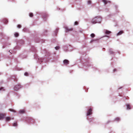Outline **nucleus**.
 I'll return each mask as SVG.
<instances>
[{
    "instance_id": "c85d7f7f",
    "label": "nucleus",
    "mask_w": 133,
    "mask_h": 133,
    "mask_svg": "<svg viewBox=\"0 0 133 133\" xmlns=\"http://www.w3.org/2000/svg\"><path fill=\"white\" fill-rule=\"evenodd\" d=\"M116 69H114V72H115V71H116Z\"/></svg>"
},
{
    "instance_id": "f257e3e1",
    "label": "nucleus",
    "mask_w": 133,
    "mask_h": 133,
    "mask_svg": "<svg viewBox=\"0 0 133 133\" xmlns=\"http://www.w3.org/2000/svg\"><path fill=\"white\" fill-rule=\"evenodd\" d=\"M102 20L101 18L99 16H97L93 18L92 21L91 22L93 24L96 23H100Z\"/></svg>"
},
{
    "instance_id": "412c9836",
    "label": "nucleus",
    "mask_w": 133,
    "mask_h": 133,
    "mask_svg": "<svg viewBox=\"0 0 133 133\" xmlns=\"http://www.w3.org/2000/svg\"><path fill=\"white\" fill-rule=\"evenodd\" d=\"M91 2L90 1H88V4H90L91 3Z\"/></svg>"
},
{
    "instance_id": "ddd939ff",
    "label": "nucleus",
    "mask_w": 133,
    "mask_h": 133,
    "mask_svg": "<svg viewBox=\"0 0 133 133\" xmlns=\"http://www.w3.org/2000/svg\"><path fill=\"white\" fill-rule=\"evenodd\" d=\"M109 51L111 54H112L113 53V52L111 49H110L109 50Z\"/></svg>"
},
{
    "instance_id": "6ab92c4d",
    "label": "nucleus",
    "mask_w": 133,
    "mask_h": 133,
    "mask_svg": "<svg viewBox=\"0 0 133 133\" xmlns=\"http://www.w3.org/2000/svg\"><path fill=\"white\" fill-rule=\"evenodd\" d=\"M29 16L30 17H32L33 16V14L32 13H30L29 14Z\"/></svg>"
},
{
    "instance_id": "f8f14e48",
    "label": "nucleus",
    "mask_w": 133,
    "mask_h": 133,
    "mask_svg": "<svg viewBox=\"0 0 133 133\" xmlns=\"http://www.w3.org/2000/svg\"><path fill=\"white\" fill-rule=\"evenodd\" d=\"M17 122L14 123L13 124V126L17 127Z\"/></svg>"
},
{
    "instance_id": "5701e85b",
    "label": "nucleus",
    "mask_w": 133,
    "mask_h": 133,
    "mask_svg": "<svg viewBox=\"0 0 133 133\" xmlns=\"http://www.w3.org/2000/svg\"><path fill=\"white\" fill-rule=\"evenodd\" d=\"M24 75L26 76H28V73H27L26 72H25L24 73Z\"/></svg>"
},
{
    "instance_id": "4468645a",
    "label": "nucleus",
    "mask_w": 133,
    "mask_h": 133,
    "mask_svg": "<svg viewBox=\"0 0 133 133\" xmlns=\"http://www.w3.org/2000/svg\"><path fill=\"white\" fill-rule=\"evenodd\" d=\"M9 110H10V111H12V112H16V111L15 110H13V109H9Z\"/></svg>"
},
{
    "instance_id": "cd10ccee",
    "label": "nucleus",
    "mask_w": 133,
    "mask_h": 133,
    "mask_svg": "<svg viewBox=\"0 0 133 133\" xmlns=\"http://www.w3.org/2000/svg\"><path fill=\"white\" fill-rule=\"evenodd\" d=\"M9 52H10L11 54H12L11 52H12V51L11 50H9Z\"/></svg>"
},
{
    "instance_id": "1a4fd4ad",
    "label": "nucleus",
    "mask_w": 133,
    "mask_h": 133,
    "mask_svg": "<svg viewBox=\"0 0 133 133\" xmlns=\"http://www.w3.org/2000/svg\"><path fill=\"white\" fill-rule=\"evenodd\" d=\"M102 1L105 4H107L108 2H109V1L107 0H102Z\"/></svg>"
},
{
    "instance_id": "39448f33",
    "label": "nucleus",
    "mask_w": 133,
    "mask_h": 133,
    "mask_svg": "<svg viewBox=\"0 0 133 133\" xmlns=\"http://www.w3.org/2000/svg\"><path fill=\"white\" fill-rule=\"evenodd\" d=\"M63 62L64 64L66 65H68L69 64V61L67 59H65L63 61Z\"/></svg>"
},
{
    "instance_id": "473e14b6",
    "label": "nucleus",
    "mask_w": 133,
    "mask_h": 133,
    "mask_svg": "<svg viewBox=\"0 0 133 133\" xmlns=\"http://www.w3.org/2000/svg\"><path fill=\"white\" fill-rule=\"evenodd\" d=\"M105 36V37H108V36Z\"/></svg>"
},
{
    "instance_id": "bb28decb",
    "label": "nucleus",
    "mask_w": 133,
    "mask_h": 133,
    "mask_svg": "<svg viewBox=\"0 0 133 133\" xmlns=\"http://www.w3.org/2000/svg\"><path fill=\"white\" fill-rule=\"evenodd\" d=\"M3 89V90H4V88L3 87H1L0 88V90H2Z\"/></svg>"
},
{
    "instance_id": "20e7f679",
    "label": "nucleus",
    "mask_w": 133,
    "mask_h": 133,
    "mask_svg": "<svg viewBox=\"0 0 133 133\" xmlns=\"http://www.w3.org/2000/svg\"><path fill=\"white\" fill-rule=\"evenodd\" d=\"M6 115V114H0V118H4V117Z\"/></svg>"
},
{
    "instance_id": "b1692460",
    "label": "nucleus",
    "mask_w": 133,
    "mask_h": 133,
    "mask_svg": "<svg viewBox=\"0 0 133 133\" xmlns=\"http://www.w3.org/2000/svg\"><path fill=\"white\" fill-rule=\"evenodd\" d=\"M58 29H56L55 31V32L56 33H57L58 31Z\"/></svg>"
},
{
    "instance_id": "7c9ffc66",
    "label": "nucleus",
    "mask_w": 133,
    "mask_h": 133,
    "mask_svg": "<svg viewBox=\"0 0 133 133\" xmlns=\"http://www.w3.org/2000/svg\"><path fill=\"white\" fill-rule=\"evenodd\" d=\"M30 120H31V121L32 120H33V119H32L31 118H30Z\"/></svg>"
},
{
    "instance_id": "c756f323",
    "label": "nucleus",
    "mask_w": 133,
    "mask_h": 133,
    "mask_svg": "<svg viewBox=\"0 0 133 133\" xmlns=\"http://www.w3.org/2000/svg\"><path fill=\"white\" fill-rule=\"evenodd\" d=\"M93 41H94V40H91V41L90 42H91H91H92Z\"/></svg>"
},
{
    "instance_id": "a878e982",
    "label": "nucleus",
    "mask_w": 133,
    "mask_h": 133,
    "mask_svg": "<svg viewBox=\"0 0 133 133\" xmlns=\"http://www.w3.org/2000/svg\"><path fill=\"white\" fill-rule=\"evenodd\" d=\"M78 24V22L77 21H76L75 23V25H77Z\"/></svg>"
},
{
    "instance_id": "7ed1b4c3",
    "label": "nucleus",
    "mask_w": 133,
    "mask_h": 133,
    "mask_svg": "<svg viewBox=\"0 0 133 133\" xmlns=\"http://www.w3.org/2000/svg\"><path fill=\"white\" fill-rule=\"evenodd\" d=\"M92 110L90 108V109L88 111L87 113V115H90L92 114Z\"/></svg>"
},
{
    "instance_id": "9b49d317",
    "label": "nucleus",
    "mask_w": 133,
    "mask_h": 133,
    "mask_svg": "<svg viewBox=\"0 0 133 133\" xmlns=\"http://www.w3.org/2000/svg\"><path fill=\"white\" fill-rule=\"evenodd\" d=\"M127 109H131L130 106L129 104H127Z\"/></svg>"
},
{
    "instance_id": "423d86ee",
    "label": "nucleus",
    "mask_w": 133,
    "mask_h": 133,
    "mask_svg": "<svg viewBox=\"0 0 133 133\" xmlns=\"http://www.w3.org/2000/svg\"><path fill=\"white\" fill-rule=\"evenodd\" d=\"M65 29L66 30V31L68 32L69 31H70L73 30V29L72 28H69L67 27H66L65 28Z\"/></svg>"
},
{
    "instance_id": "aec40b11",
    "label": "nucleus",
    "mask_w": 133,
    "mask_h": 133,
    "mask_svg": "<svg viewBox=\"0 0 133 133\" xmlns=\"http://www.w3.org/2000/svg\"><path fill=\"white\" fill-rule=\"evenodd\" d=\"M55 48L56 50H58L59 48V47L58 46H56Z\"/></svg>"
},
{
    "instance_id": "dca6fc26",
    "label": "nucleus",
    "mask_w": 133,
    "mask_h": 133,
    "mask_svg": "<svg viewBox=\"0 0 133 133\" xmlns=\"http://www.w3.org/2000/svg\"><path fill=\"white\" fill-rule=\"evenodd\" d=\"M90 36H91L92 37V38H93L95 36V34H93V33H92L91 35H90Z\"/></svg>"
},
{
    "instance_id": "393cba45",
    "label": "nucleus",
    "mask_w": 133,
    "mask_h": 133,
    "mask_svg": "<svg viewBox=\"0 0 133 133\" xmlns=\"http://www.w3.org/2000/svg\"><path fill=\"white\" fill-rule=\"evenodd\" d=\"M5 24H6L8 22V21L6 19H5Z\"/></svg>"
},
{
    "instance_id": "6e6552de",
    "label": "nucleus",
    "mask_w": 133,
    "mask_h": 133,
    "mask_svg": "<svg viewBox=\"0 0 133 133\" xmlns=\"http://www.w3.org/2000/svg\"><path fill=\"white\" fill-rule=\"evenodd\" d=\"M25 112V111L24 110H21L19 111V112L20 114H22L24 113Z\"/></svg>"
},
{
    "instance_id": "2eb2a0df",
    "label": "nucleus",
    "mask_w": 133,
    "mask_h": 133,
    "mask_svg": "<svg viewBox=\"0 0 133 133\" xmlns=\"http://www.w3.org/2000/svg\"><path fill=\"white\" fill-rule=\"evenodd\" d=\"M6 121H9L11 119L9 117H7L6 118Z\"/></svg>"
},
{
    "instance_id": "72a5a7b5",
    "label": "nucleus",
    "mask_w": 133,
    "mask_h": 133,
    "mask_svg": "<svg viewBox=\"0 0 133 133\" xmlns=\"http://www.w3.org/2000/svg\"><path fill=\"white\" fill-rule=\"evenodd\" d=\"M103 49H105V48H103Z\"/></svg>"
},
{
    "instance_id": "9d476101",
    "label": "nucleus",
    "mask_w": 133,
    "mask_h": 133,
    "mask_svg": "<svg viewBox=\"0 0 133 133\" xmlns=\"http://www.w3.org/2000/svg\"><path fill=\"white\" fill-rule=\"evenodd\" d=\"M123 31H120L117 34V35L118 36L120 35H121V34H123Z\"/></svg>"
},
{
    "instance_id": "f03ea898",
    "label": "nucleus",
    "mask_w": 133,
    "mask_h": 133,
    "mask_svg": "<svg viewBox=\"0 0 133 133\" xmlns=\"http://www.w3.org/2000/svg\"><path fill=\"white\" fill-rule=\"evenodd\" d=\"M22 87L21 85L20 84L15 85L14 87V90H17L22 88Z\"/></svg>"
},
{
    "instance_id": "2f4dec72",
    "label": "nucleus",
    "mask_w": 133,
    "mask_h": 133,
    "mask_svg": "<svg viewBox=\"0 0 133 133\" xmlns=\"http://www.w3.org/2000/svg\"><path fill=\"white\" fill-rule=\"evenodd\" d=\"M15 80L16 81H17V79H15Z\"/></svg>"
},
{
    "instance_id": "f3484780",
    "label": "nucleus",
    "mask_w": 133,
    "mask_h": 133,
    "mask_svg": "<svg viewBox=\"0 0 133 133\" xmlns=\"http://www.w3.org/2000/svg\"><path fill=\"white\" fill-rule=\"evenodd\" d=\"M15 36L16 37H17L18 36L19 34L17 33H16L14 34Z\"/></svg>"
},
{
    "instance_id": "4be33fe9",
    "label": "nucleus",
    "mask_w": 133,
    "mask_h": 133,
    "mask_svg": "<svg viewBox=\"0 0 133 133\" xmlns=\"http://www.w3.org/2000/svg\"><path fill=\"white\" fill-rule=\"evenodd\" d=\"M21 27V26L19 24V25H17V27L18 28H20Z\"/></svg>"
},
{
    "instance_id": "0eeeda50",
    "label": "nucleus",
    "mask_w": 133,
    "mask_h": 133,
    "mask_svg": "<svg viewBox=\"0 0 133 133\" xmlns=\"http://www.w3.org/2000/svg\"><path fill=\"white\" fill-rule=\"evenodd\" d=\"M105 33L106 34H109L111 33V32L110 31L108 30H105Z\"/></svg>"
},
{
    "instance_id": "a211bd4d",
    "label": "nucleus",
    "mask_w": 133,
    "mask_h": 133,
    "mask_svg": "<svg viewBox=\"0 0 133 133\" xmlns=\"http://www.w3.org/2000/svg\"><path fill=\"white\" fill-rule=\"evenodd\" d=\"M115 120L116 121H119L120 120V118L119 117H117L115 118Z\"/></svg>"
}]
</instances>
